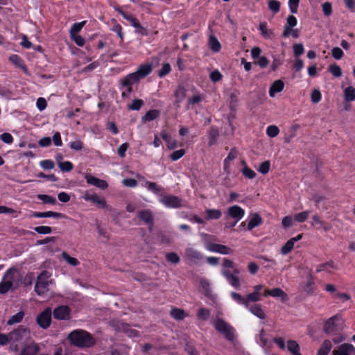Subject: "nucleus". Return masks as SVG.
Listing matches in <instances>:
<instances>
[{"label": "nucleus", "instance_id": "nucleus-1", "mask_svg": "<svg viewBox=\"0 0 355 355\" xmlns=\"http://www.w3.org/2000/svg\"><path fill=\"white\" fill-rule=\"evenodd\" d=\"M22 281V276L19 273L17 269L10 268L3 274L0 282V294L4 295L10 290H15Z\"/></svg>", "mask_w": 355, "mask_h": 355}, {"label": "nucleus", "instance_id": "nucleus-2", "mask_svg": "<svg viewBox=\"0 0 355 355\" xmlns=\"http://www.w3.org/2000/svg\"><path fill=\"white\" fill-rule=\"evenodd\" d=\"M68 340L71 345L80 348L91 347L96 344L93 336L83 329H76L70 332Z\"/></svg>", "mask_w": 355, "mask_h": 355}, {"label": "nucleus", "instance_id": "nucleus-3", "mask_svg": "<svg viewBox=\"0 0 355 355\" xmlns=\"http://www.w3.org/2000/svg\"><path fill=\"white\" fill-rule=\"evenodd\" d=\"M213 324L215 329L218 333L223 335L227 340L230 342L234 341L235 338V329L232 325L220 318H216Z\"/></svg>", "mask_w": 355, "mask_h": 355}, {"label": "nucleus", "instance_id": "nucleus-4", "mask_svg": "<svg viewBox=\"0 0 355 355\" xmlns=\"http://www.w3.org/2000/svg\"><path fill=\"white\" fill-rule=\"evenodd\" d=\"M51 274L47 270H43L37 277L35 285V291L38 295H43L49 291L50 282L48 280Z\"/></svg>", "mask_w": 355, "mask_h": 355}, {"label": "nucleus", "instance_id": "nucleus-5", "mask_svg": "<svg viewBox=\"0 0 355 355\" xmlns=\"http://www.w3.org/2000/svg\"><path fill=\"white\" fill-rule=\"evenodd\" d=\"M343 329V321L338 315L328 319L324 325V331L327 334H336Z\"/></svg>", "mask_w": 355, "mask_h": 355}, {"label": "nucleus", "instance_id": "nucleus-6", "mask_svg": "<svg viewBox=\"0 0 355 355\" xmlns=\"http://www.w3.org/2000/svg\"><path fill=\"white\" fill-rule=\"evenodd\" d=\"M51 310L49 308L45 309L36 318L37 324L44 329L49 328L51 323Z\"/></svg>", "mask_w": 355, "mask_h": 355}, {"label": "nucleus", "instance_id": "nucleus-7", "mask_svg": "<svg viewBox=\"0 0 355 355\" xmlns=\"http://www.w3.org/2000/svg\"><path fill=\"white\" fill-rule=\"evenodd\" d=\"M159 202L168 208H179L181 207L180 198L173 195L162 196Z\"/></svg>", "mask_w": 355, "mask_h": 355}, {"label": "nucleus", "instance_id": "nucleus-8", "mask_svg": "<svg viewBox=\"0 0 355 355\" xmlns=\"http://www.w3.org/2000/svg\"><path fill=\"white\" fill-rule=\"evenodd\" d=\"M29 334L28 329L22 325L10 332L9 336L11 343H17L21 340L27 334Z\"/></svg>", "mask_w": 355, "mask_h": 355}, {"label": "nucleus", "instance_id": "nucleus-9", "mask_svg": "<svg viewBox=\"0 0 355 355\" xmlns=\"http://www.w3.org/2000/svg\"><path fill=\"white\" fill-rule=\"evenodd\" d=\"M263 295L265 297L270 295L274 297H279L282 302H286L288 300V295L279 288L266 289Z\"/></svg>", "mask_w": 355, "mask_h": 355}, {"label": "nucleus", "instance_id": "nucleus-10", "mask_svg": "<svg viewBox=\"0 0 355 355\" xmlns=\"http://www.w3.org/2000/svg\"><path fill=\"white\" fill-rule=\"evenodd\" d=\"M53 315L58 320H67L69 318L70 309L67 306H59L53 310Z\"/></svg>", "mask_w": 355, "mask_h": 355}, {"label": "nucleus", "instance_id": "nucleus-11", "mask_svg": "<svg viewBox=\"0 0 355 355\" xmlns=\"http://www.w3.org/2000/svg\"><path fill=\"white\" fill-rule=\"evenodd\" d=\"M207 249L210 252H216L221 254H230L233 252L230 248L225 245L218 243H209L207 245Z\"/></svg>", "mask_w": 355, "mask_h": 355}, {"label": "nucleus", "instance_id": "nucleus-12", "mask_svg": "<svg viewBox=\"0 0 355 355\" xmlns=\"http://www.w3.org/2000/svg\"><path fill=\"white\" fill-rule=\"evenodd\" d=\"M245 215V211L239 205H233L227 209V215L226 216V218L228 216L236 219V221L240 220Z\"/></svg>", "mask_w": 355, "mask_h": 355}, {"label": "nucleus", "instance_id": "nucleus-13", "mask_svg": "<svg viewBox=\"0 0 355 355\" xmlns=\"http://www.w3.org/2000/svg\"><path fill=\"white\" fill-rule=\"evenodd\" d=\"M85 178L87 184L96 186L99 189H105L108 187V184L105 180H101L90 174H86Z\"/></svg>", "mask_w": 355, "mask_h": 355}, {"label": "nucleus", "instance_id": "nucleus-14", "mask_svg": "<svg viewBox=\"0 0 355 355\" xmlns=\"http://www.w3.org/2000/svg\"><path fill=\"white\" fill-rule=\"evenodd\" d=\"M84 199L86 201H90L96 204L98 207L103 209L106 207L107 203L104 198H101L96 193H89L86 192L84 196Z\"/></svg>", "mask_w": 355, "mask_h": 355}, {"label": "nucleus", "instance_id": "nucleus-15", "mask_svg": "<svg viewBox=\"0 0 355 355\" xmlns=\"http://www.w3.org/2000/svg\"><path fill=\"white\" fill-rule=\"evenodd\" d=\"M153 71V65L150 63H146L144 64H141L137 70L135 72H133L135 75L137 76V78L139 81H140L141 79L146 77L148 75H149Z\"/></svg>", "mask_w": 355, "mask_h": 355}, {"label": "nucleus", "instance_id": "nucleus-16", "mask_svg": "<svg viewBox=\"0 0 355 355\" xmlns=\"http://www.w3.org/2000/svg\"><path fill=\"white\" fill-rule=\"evenodd\" d=\"M221 273L225 277L228 283L233 287L237 288L240 286L239 278L232 274L230 270L223 269L222 270Z\"/></svg>", "mask_w": 355, "mask_h": 355}, {"label": "nucleus", "instance_id": "nucleus-17", "mask_svg": "<svg viewBox=\"0 0 355 355\" xmlns=\"http://www.w3.org/2000/svg\"><path fill=\"white\" fill-rule=\"evenodd\" d=\"M40 351L39 344L33 343L25 345L21 350L19 355H37Z\"/></svg>", "mask_w": 355, "mask_h": 355}, {"label": "nucleus", "instance_id": "nucleus-18", "mask_svg": "<svg viewBox=\"0 0 355 355\" xmlns=\"http://www.w3.org/2000/svg\"><path fill=\"white\" fill-rule=\"evenodd\" d=\"M9 61L17 67L20 68L26 74H28V69L24 60L18 55L12 54L9 57Z\"/></svg>", "mask_w": 355, "mask_h": 355}, {"label": "nucleus", "instance_id": "nucleus-19", "mask_svg": "<svg viewBox=\"0 0 355 355\" xmlns=\"http://www.w3.org/2000/svg\"><path fill=\"white\" fill-rule=\"evenodd\" d=\"M303 290L308 295H313L316 290L315 278L311 273L306 277V282L303 286Z\"/></svg>", "mask_w": 355, "mask_h": 355}, {"label": "nucleus", "instance_id": "nucleus-20", "mask_svg": "<svg viewBox=\"0 0 355 355\" xmlns=\"http://www.w3.org/2000/svg\"><path fill=\"white\" fill-rule=\"evenodd\" d=\"M32 216L34 218H66L67 216L64 214L58 213L52 211H47L44 212L35 211L33 213Z\"/></svg>", "mask_w": 355, "mask_h": 355}, {"label": "nucleus", "instance_id": "nucleus-21", "mask_svg": "<svg viewBox=\"0 0 355 355\" xmlns=\"http://www.w3.org/2000/svg\"><path fill=\"white\" fill-rule=\"evenodd\" d=\"M115 327L118 331H122L126 333L130 337H137L139 336V332L135 329H131L130 325L127 323L117 322Z\"/></svg>", "mask_w": 355, "mask_h": 355}, {"label": "nucleus", "instance_id": "nucleus-22", "mask_svg": "<svg viewBox=\"0 0 355 355\" xmlns=\"http://www.w3.org/2000/svg\"><path fill=\"white\" fill-rule=\"evenodd\" d=\"M185 254L188 259L195 263H197L203 258V255L201 252L192 248H187L185 250Z\"/></svg>", "mask_w": 355, "mask_h": 355}, {"label": "nucleus", "instance_id": "nucleus-23", "mask_svg": "<svg viewBox=\"0 0 355 355\" xmlns=\"http://www.w3.org/2000/svg\"><path fill=\"white\" fill-rule=\"evenodd\" d=\"M262 223L263 219L258 213L251 214L250 218L248 223L247 230L248 231H251L254 228L261 225Z\"/></svg>", "mask_w": 355, "mask_h": 355}, {"label": "nucleus", "instance_id": "nucleus-24", "mask_svg": "<svg viewBox=\"0 0 355 355\" xmlns=\"http://www.w3.org/2000/svg\"><path fill=\"white\" fill-rule=\"evenodd\" d=\"M245 309H248L250 313L260 319L263 320L266 318V314L261 308V305L259 304H254L251 306L248 304V307H245Z\"/></svg>", "mask_w": 355, "mask_h": 355}, {"label": "nucleus", "instance_id": "nucleus-25", "mask_svg": "<svg viewBox=\"0 0 355 355\" xmlns=\"http://www.w3.org/2000/svg\"><path fill=\"white\" fill-rule=\"evenodd\" d=\"M284 88V83L282 80H275L269 88V95L274 97L277 93L281 92Z\"/></svg>", "mask_w": 355, "mask_h": 355}, {"label": "nucleus", "instance_id": "nucleus-26", "mask_svg": "<svg viewBox=\"0 0 355 355\" xmlns=\"http://www.w3.org/2000/svg\"><path fill=\"white\" fill-rule=\"evenodd\" d=\"M139 220L144 221L146 225H152L154 221L152 212L148 209L141 210L137 214Z\"/></svg>", "mask_w": 355, "mask_h": 355}, {"label": "nucleus", "instance_id": "nucleus-27", "mask_svg": "<svg viewBox=\"0 0 355 355\" xmlns=\"http://www.w3.org/2000/svg\"><path fill=\"white\" fill-rule=\"evenodd\" d=\"M145 187L147 188V189L155 195H159L162 197V193L165 191V189L164 187L158 185L157 183L153 182H149L146 181Z\"/></svg>", "mask_w": 355, "mask_h": 355}, {"label": "nucleus", "instance_id": "nucleus-28", "mask_svg": "<svg viewBox=\"0 0 355 355\" xmlns=\"http://www.w3.org/2000/svg\"><path fill=\"white\" fill-rule=\"evenodd\" d=\"M139 80L136 74L131 73L125 76L121 80L119 85L132 87L134 84H137Z\"/></svg>", "mask_w": 355, "mask_h": 355}, {"label": "nucleus", "instance_id": "nucleus-29", "mask_svg": "<svg viewBox=\"0 0 355 355\" xmlns=\"http://www.w3.org/2000/svg\"><path fill=\"white\" fill-rule=\"evenodd\" d=\"M332 355H350V343H343L332 352Z\"/></svg>", "mask_w": 355, "mask_h": 355}, {"label": "nucleus", "instance_id": "nucleus-30", "mask_svg": "<svg viewBox=\"0 0 355 355\" xmlns=\"http://www.w3.org/2000/svg\"><path fill=\"white\" fill-rule=\"evenodd\" d=\"M208 43H209V46L210 49L213 52L218 53L220 51L221 44L219 42L217 37L216 36H214V35H211L209 36Z\"/></svg>", "mask_w": 355, "mask_h": 355}, {"label": "nucleus", "instance_id": "nucleus-31", "mask_svg": "<svg viewBox=\"0 0 355 355\" xmlns=\"http://www.w3.org/2000/svg\"><path fill=\"white\" fill-rule=\"evenodd\" d=\"M25 316V313L24 311H20L16 314L12 315L8 320L7 324L8 326H12L15 324L21 322Z\"/></svg>", "mask_w": 355, "mask_h": 355}, {"label": "nucleus", "instance_id": "nucleus-32", "mask_svg": "<svg viewBox=\"0 0 355 355\" xmlns=\"http://www.w3.org/2000/svg\"><path fill=\"white\" fill-rule=\"evenodd\" d=\"M206 217L205 218L209 220H218L222 216V212L220 209H208L205 211Z\"/></svg>", "mask_w": 355, "mask_h": 355}, {"label": "nucleus", "instance_id": "nucleus-33", "mask_svg": "<svg viewBox=\"0 0 355 355\" xmlns=\"http://www.w3.org/2000/svg\"><path fill=\"white\" fill-rule=\"evenodd\" d=\"M174 96L175 98V104H179L183 101V100L186 97V89L183 86H178L177 89L174 93Z\"/></svg>", "mask_w": 355, "mask_h": 355}, {"label": "nucleus", "instance_id": "nucleus-34", "mask_svg": "<svg viewBox=\"0 0 355 355\" xmlns=\"http://www.w3.org/2000/svg\"><path fill=\"white\" fill-rule=\"evenodd\" d=\"M219 136L218 130L215 127H211L209 132V146H214L217 143V139Z\"/></svg>", "mask_w": 355, "mask_h": 355}, {"label": "nucleus", "instance_id": "nucleus-35", "mask_svg": "<svg viewBox=\"0 0 355 355\" xmlns=\"http://www.w3.org/2000/svg\"><path fill=\"white\" fill-rule=\"evenodd\" d=\"M332 347L329 340H325L318 350L317 355H328Z\"/></svg>", "mask_w": 355, "mask_h": 355}, {"label": "nucleus", "instance_id": "nucleus-36", "mask_svg": "<svg viewBox=\"0 0 355 355\" xmlns=\"http://www.w3.org/2000/svg\"><path fill=\"white\" fill-rule=\"evenodd\" d=\"M287 348L293 355H302L300 345L295 340H289L287 342Z\"/></svg>", "mask_w": 355, "mask_h": 355}, {"label": "nucleus", "instance_id": "nucleus-37", "mask_svg": "<svg viewBox=\"0 0 355 355\" xmlns=\"http://www.w3.org/2000/svg\"><path fill=\"white\" fill-rule=\"evenodd\" d=\"M160 111L158 110H150L142 117L143 122L152 121L159 116Z\"/></svg>", "mask_w": 355, "mask_h": 355}, {"label": "nucleus", "instance_id": "nucleus-38", "mask_svg": "<svg viewBox=\"0 0 355 355\" xmlns=\"http://www.w3.org/2000/svg\"><path fill=\"white\" fill-rule=\"evenodd\" d=\"M241 164L243 165V168L241 170V172L243 175L248 179H254L256 177V173L251 169L250 167H248L246 164V162L245 160L241 161Z\"/></svg>", "mask_w": 355, "mask_h": 355}, {"label": "nucleus", "instance_id": "nucleus-39", "mask_svg": "<svg viewBox=\"0 0 355 355\" xmlns=\"http://www.w3.org/2000/svg\"><path fill=\"white\" fill-rule=\"evenodd\" d=\"M119 12L125 19H126L130 23L131 26H132L135 28L139 26V20L132 15L126 13L123 11H119Z\"/></svg>", "mask_w": 355, "mask_h": 355}, {"label": "nucleus", "instance_id": "nucleus-40", "mask_svg": "<svg viewBox=\"0 0 355 355\" xmlns=\"http://www.w3.org/2000/svg\"><path fill=\"white\" fill-rule=\"evenodd\" d=\"M37 198L42 201L44 204H50L53 205L57 202L55 197L46 194H38Z\"/></svg>", "mask_w": 355, "mask_h": 355}, {"label": "nucleus", "instance_id": "nucleus-41", "mask_svg": "<svg viewBox=\"0 0 355 355\" xmlns=\"http://www.w3.org/2000/svg\"><path fill=\"white\" fill-rule=\"evenodd\" d=\"M232 298L236 301L238 304L243 305L245 307H248V304L247 303L246 296L243 297L239 293L236 292H232L230 294Z\"/></svg>", "mask_w": 355, "mask_h": 355}, {"label": "nucleus", "instance_id": "nucleus-42", "mask_svg": "<svg viewBox=\"0 0 355 355\" xmlns=\"http://www.w3.org/2000/svg\"><path fill=\"white\" fill-rule=\"evenodd\" d=\"M329 268H335L334 262L331 260L327 261L326 263L319 264L317 266L316 272H320L322 271H328Z\"/></svg>", "mask_w": 355, "mask_h": 355}, {"label": "nucleus", "instance_id": "nucleus-43", "mask_svg": "<svg viewBox=\"0 0 355 355\" xmlns=\"http://www.w3.org/2000/svg\"><path fill=\"white\" fill-rule=\"evenodd\" d=\"M86 24V21H83L78 23H74L70 29V36L78 35Z\"/></svg>", "mask_w": 355, "mask_h": 355}, {"label": "nucleus", "instance_id": "nucleus-44", "mask_svg": "<svg viewBox=\"0 0 355 355\" xmlns=\"http://www.w3.org/2000/svg\"><path fill=\"white\" fill-rule=\"evenodd\" d=\"M345 98L347 101H352L355 100V88L352 86L347 87L345 91Z\"/></svg>", "mask_w": 355, "mask_h": 355}, {"label": "nucleus", "instance_id": "nucleus-45", "mask_svg": "<svg viewBox=\"0 0 355 355\" xmlns=\"http://www.w3.org/2000/svg\"><path fill=\"white\" fill-rule=\"evenodd\" d=\"M171 316L176 320H183L185 317V313L182 309L173 308L171 311Z\"/></svg>", "mask_w": 355, "mask_h": 355}, {"label": "nucleus", "instance_id": "nucleus-46", "mask_svg": "<svg viewBox=\"0 0 355 355\" xmlns=\"http://www.w3.org/2000/svg\"><path fill=\"white\" fill-rule=\"evenodd\" d=\"M62 256L64 260L71 266H77L80 263L79 261L76 258L71 257L66 252H63Z\"/></svg>", "mask_w": 355, "mask_h": 355}, {"label": "nucleus", "instance_id": "nucleus-47", "mask_svg": "<svg viewBox=\"0 0 355 355\" xmlns=\"http://www.w3.org/2000/svg\"><path fill=\"white\" fill-rule=\"evenodd\" d=\"M247 303L250 304V302H257L261 300V294L257 293V292H252L246 295Z\"/></svg>", "mask_w": 355, "mask_h": 355}, {"label": "nucleus", "instance_id": "nucleus-48", "mask_svg": "<svg viewBox=\"0 0 355 355\" xmlns=\"http://www.w3.org/2000/svg\"><path fill=\"white\" fill-rule=\"evenodd\" d=\"M295 243L293 241L289 239L281 248L282 254L286 255L290 253L294 248Z\"/></svg>", "mask_w": 355, "mask_h": 355}, {"label": "nucleus", "instance_id": "nucleus-49", "mask_svg": "<svg viewBox=\"0 0 355 355\" xmlns=\"http://www.w3.org/2000/svg\"><path fill=\"white\" fill-rule=\"evenodd\" d=\"M200 286L203 290L205 295L207 297H211V289L210 288V284L209 282L207 280H201Z\"/></svg>", "mask_w": 355, "mask_h": 355}, {"label": "nucleus", "instance_id": "nucleus-50", "mask_svg": "<svg viewBox=\"0 0 355 355\" xmlns=\"http://www.w3.org/2000/svg\"><path fill=\"white\" fill-rule=\"evenodd\" d=\"M197 316L198 318L202 319V320H207L210 316V311L208 309L205 308H200L197 313Z\"/></svg>", "mask_w": 355, "mask_h": 355}, {"label": "nucleus", "instance_id": "nucleus-51", "mask_svg": "<svg viewBox=\"0 0 355 355\" xmlns=\"http://www.w3.org/2000/svg\"><path fill=\"white\" fill-rule=\"evenodd\" d=\"M259 30L261 31V35L265 38H269L272 34V31L270 30H268L267 28V23L261 22L259 24Z\"/></svg>", "mask_w": 355, "mask_h": 355}, {"label": "nucleus", "instance_id": "nucleus-52", "mask_svg": "<svg viewBox=\"0 0 355 355\" xmlns=\"http://www.w3.org/2000/svg\"><path fill=\"white\" fill-rule=\"evenodd\" d=\"M281 3L277 0H270L268 1V8L274 13L277 14L280 10Z\"/></svg>", "mask_w": 355, "mask_h": 355}, {"label": "nucleus", "instance_id": "nucleus-53", "mask_svg": "<svg viewBox=\"0 0 355 355\" xmlns=\"http://www.w3.org/2000/svg\"><path fill=\"white\" fill-rule=\"evenodd\" d=\"M113 32H115L118 37L121 39V42H123L124 33L123 32V28L121 24L115 23V24L110 28Z\"/></svg>", "mask_w": 355, "mask_h": 355}, {"label": "nucleus", "instance_id": "nucleus-54", "mask_svg": "<svg viewBox=\"0 0 355 355\" xmlns=\"http://www.w3.org/2000/svg\"><path fill=\"white\" fill-rule=\"evenodd\" d=\"M59 168L64 172H70L73 168V164L69 161L59 162Z\"/></svg>", "mask_w": 355, "mask_h": 355}, {"label": "nucleus", "instance_id": "nucleus-55", "mask_svg": "<svg viewBox=\"0 0 355 355\" xmlns=\"http://www.w3.org/2000/svg\"><path fill=\"white\" fill-rule=\"evenodd\" d=\"M279 132V128L275 125H271L267 127L266 134L270 137H275L278 135Z\"/></svg>", "mask_w": 355, "mask_h": 355}, {"label": "nucleus", "instance_id": "nucleus-56", "mask_svg": "<svg viewBox=\"0 0 355 355\" xmlns=\"http://www.w3.org/2000/svg\"><path fill=\"white\" fill-rule=\"evenodd\" d=\"M329 71L335 77H340L342 76L341 68L336 64H331L329 67Z\"/></svg>", "mask_w": 355, "mask_h": 355}, {"label": "nucleus", "instance_id": "nucleus-57", "mask_svg": "<svg viewBox=\"0 0 355 355\" xmlns=\"http://www.w3.org/2000/svg\"><path fill=\"white\" fill-rule=\"evenodd\" d=\"M166 259L168 262L177 264L180 262V259L178 254L175 252H168L166 254Z\"/></svg>", "mask_w": 355, "mask_h": 355}, {"label": "nucleus", "instance_id": "nucleus-58", "mask_svg": "<svg viewBox=\"0 0 355 355\" xmlns=\"http://www.w3.org/2000/svg\"><path fill=\"white\" fill-rule=\"evenodd\" d=\"M309 213V211L297 213L294 216V219L299 223H303L308 218Z\"/></svg>", "mask_w": 355, "mask_h": 355}, {"label": "nucleus", "instance_id": "nucleus-59", "mask_svg": "<svg viewBox=\"0 0 355 355\" xmlns=\"http://www.w3.org/2000/svg\"><path fill=\"white\" fill-rule=\"evenodd\" d=\"M270 168V162L269 161H265L261 163L259 166L258 171L263 175H266L268 173Z\"/></svg>", "mask_w": 355, "mask_h": 355}, {"label": "nucleus", "instance_id": "nucleus-60", "mask_svg": "<svg viewBox=\"0 0 355 355\" xmlns=\"http://www.w3.org/2000/svg\"><path fill=\"white\" fill-rule=\"evenodd\" d=\"M144 105V101L141 99H135L132 103L128 105V109L130 110H139Z\"/></svg>", "mask_w": 355, "mask_h": 355}, {"label": "nucleus", "instance_id": "nucleus-61", "mask_svg": "<svg viewBox=\"0 0 355 355\" xmlns=\"http://www.w3.org/2000/svg\"><path fill=\"white\" fill-rule=\"evenodd\" d=\"M171 70V64L169 63H164L162 65V69L159 71L158 76L160 78H163V77L166 76L167 74H168L170 73Z\"/></svg>", "mask_w": 355, "mask_h": 355}, {"label": "nucleus", "instance_id": "nucleus-62", "mask_svg": "<svg viewBox=\"0 0 355 355\" xmlns=\"http://www.w3.org/2000/svg\"><path fill=\"white\" fill-rule=\"evenodd\" d=\"M119 88L122 91L121 96L123 98H128L130 97V94L132 92L133 89L132 87L129 86H122L119 85Z\"/></svg>", "mask_w": 355, "mask_h": 355}, {"label": "nucleus", "instance_id": "nucleus-63", "mask_svg": "<svg viewBox=\"0 0 355 355\" xmlns=\"http://www.w3.org/2000/svg\"><path fill=\"white\" fill-rule=\"evenodd\" d=\"M40 165L44 170H51L55 166L54 162L51 159L42 160L40 162Z\"/></svg>", "mask_w": 355, "mask_h": 355}, {"label": "nucleus", "instance_id": "nucleus-64", "mask_svg": "<svg viewBox=\"0 0 355 355\" xmlns=\"http://www.w3.org/2000/svg\"><path fill=\"white\" fill-rule=\"evenodd\" d=\"M185 150L184 149H180L178 150H175L170 155V159L172 161H177L179 159H180L182 157H183L185 154Z\"/></svg>", "mask_w": 355, "mask_h": 355}]
</instances>
